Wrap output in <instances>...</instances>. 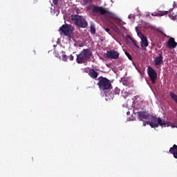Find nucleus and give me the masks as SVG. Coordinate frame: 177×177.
I'll list each match as a JSON object with an SVG mask.
<instances>
[{"label":"nucleus","instance_id":"8","mask_svg":"<svg viewBox=\"0 0 177 177\" xmlns=\"http://www.w3.org/2000/svg\"><path fill=\"white\" fill-rule=\"evenodd\" d=\"M105 57L106 59H118L120 57V53L115 50H107L106 53L105 54Z\"/></svg>","mask_w":177,"mask_h":177},{"label":"nucleus","instance_id":"2","mask_svg":"<svg viewBox=\"0 0 177 177\" xmlns=\"http://www.w3.org/2000/svg\"><path fill=\"white\" fill-rule=\"evenodd\" d=\"M91 57H93L92 50L90 48H84L77 55L76 62L78 64H82L86 63Z\"/></svg>","mask_w":177,"mask_h":177},{"label":"nucleus","instance_id":"13","mask_svg":"<svg viewBox=\"0 0 177 177\" xmlns=\"http://www.w3.org/2000/svg\"><path fill=\"white\" fill-rule=\"evenodd\" d=\"M167 45L169 48H175L177 46V43L175 41V39L174 37H170L167 41Z\"/></svg>","mask_w":177,"mask_h":177},{"label":"nucleus","instance_id":"10","mask_svg":"<svg viewBox=\"0 0 177 177\" xmlns=\"http://www.w3.org/2000/svg\"><path fill=\"white\" fill-rule=\"evenodd\" d=\"M164 57H162V53H160V54H158V56H157L155 59H154V66L155 67H156V68H160V67H161V64H164Z\"/></svg>","mask_w":177,"mask_h":177},{"label":"nucleus","instance_id":"30","mask_svg":"<svg viewBox=\"0 0 177 177\" xmlns=\"http://www.w3.org/2000/svg\"><path fill=\"white\" fill-rule=\"evenodd\" d=\"M162 35H164V37H167V35H165V33H162Z\"/></svg>","mask_w":177,"mask_h":177},{"label":"nucleus","instance_id":"32","mask_svg":"<svg viewBox=\"0 0 177 177\" xmlns=\"http://www.w3.org/2000/svg\"><path fill=\"white\" fill-rule=\"evenodd\" d=\"M169 17H171V15H169Z\"/></svg>","mask_w":177,"mask_h":177},{"label":"nucleus","instance_id":"16","mask_svg":"<svg viewBox=\"0 0 177 177\" xmlns=\"http://www.w3.org/2000/svg\"><path fill=\"white\" fill-rule=\"evenodd\" d=\"M169 96L171 97L172 100H174L175 102V103H176V104H177V95H176V94H175L173 92H170L169 93Z\"/></svg>","mask_w":177,"mask_h":177},{"label":"nucleus","instance_id":"1","mask_svg":"<svg viewBox=\"0 0 177 177\" xmlns=\"http://www.w3.org/2000/svg\"><path fill=\"white\" fill-rule=\"evenodd\" d=\"M147 124L150 125L151 128H158V125L160 127H171V128H177V118L173 119L171 121L162 120L161 118H157L156 116H151L150 120L147 121Z\"/></svg>","mask_w":177,"mask_h":177},{"label":"nucleus","instance_id":"23","mask_svg":"<svg viewBox=\"0 0 177 177\" xmlns=\"http://www.w3.org/2000/svg\"><path fill=\"white\" fill-rule=\"evenodd\" d=\"M63 62H67V55H64L62 57Z\"/></svg>","mask_w":177,"mask_h":177},{"label":"nucleus","instance_id":"17","mask_svg":"<svg viewBox=\"0 0 177 177\" xmlns=\"http://www.w3.org/2000/svg\"><path fill=\"white\" fill-rule=\"evenodd\" d=\"M91 34H93V35H95V34H96V28H95V26L93 25L91 26V30H90Z\"/></svg>","mask_w":177,"mask_h":177},{"label":"nucleus","instance_id":"7","mask_svg":"<svg viewBox=\"0 0 177 177\" xmlns=\"http://www.w3.org/2000/svg\"><path fill=\"white\" fill-rule=\"evenodd\" d=\"M93 13H100V15H111V12L107 10V9L102 7V6H95L93 8Z\"/></svg>","mask_w":177,"mask_h":177},{"label":"nucleus","instance_id":"28","mask_svg":"<svg viewBox=\"0 0 177 177\" xmlns=\"http://www.w3.org/2000/svg\"><path fill=\"white\" fill-rule=\"evenodd\" d=\"M147 124V122H145L143 123V127H146Z\"/></svg>","mask_w":177,"mask_h":177},{"label":"nucleus","instance_id":"33","mask_svg":"<svg viewBox=\"0 0 177 177\" xmlns=\"http://www.w3.org/2000/svg\"><path fill=\"white\" fill-rule=\"evenodd\" d=\"M145 49H146V48H143L144 50H145Z\"/></svg>","mask_w":177,"mask_h":177},{"label":"nucleus","instance_id":"21","mask_svg":"<svg viewBox=\"0 0 177 177\" xmlns=\"http://www.w3.org/2000/svg\"><path fill=\"white\" fill-rule=\"evenodd\" d=\"M103 28L106 32H108V34H111L109 28L103 27Z\"/></svg>","mask_w":177,"mask_h":177},{"label":"nucleus","instance_id":"11","mask_svg":"<svg viewBox=\"0 0 177 177\" xmlns=\"http://www.w3.org/2000/svg\"><path fill=\"white\" fill-rule=\"evenodd\" d=\"M138 117L140 121H145L150 120V115L147 111H139L138 112Z\"/></svg>","mask_w":177,"mask_h":177},{"label":"nucleus","instance_id":"19","mask_svg":"<svg viewBox=\"0 0 177 177\" xmlns=\"http://www.w3.org/2000/svg\"><path fill=\"white\" fill-rule=\"evenodd\" d=\"M125 55L128 57L129 60H132V56L131 55V54H129V53L126 51Z\"/></svg>","mask_w":177,"mask_h":177},{"label":"nucleus","instance_id":"15","mask_svg":"<svg viewBox=\"0 0 177 177\" xmlns=\"http://www.w3.org/2000/svg\"><path fill=\"white\" fill-rule=\"evenodd\" d=\"M88 75L89 77H91V78H96L98 75L97 72H96V71H95V69H90L89 72H88Z\"/></svg>","mask_w":177,"mask_h":177},{"label":"nucleus","instance_id":"25","mask_svg":"<svg viewBox=\"0 0 177 177\" xmlns=\"http://www.w3.org/2000/svg\"><path fill=\"white\" fill-rule=\"evenodd\" d=\"M59 2V0H53V3H54V5H57Z\"/></svg>","mask_w":177,"mask_h":177},{"label":"nucleus","instance_id":"6","mask_svg":"<svg viewBox=\"0 0 177 177\" xmlns=\"http://www.w3.org/2000/svg\"><path fill=\"white\" fill-rule=\"evenodd\" d=\"M136 31L137 32V35L141 39L142 48H147V46H149V41H147V37H146V36H145V35H143L142 32H140V30H139L138 27H136Z\"/></svg>","mask_w":177,"mask_h":177},{"label":"nucleus","instance_id":"3","mask_svg":"<svg viewBox=\"0 0 177 177\" xmlns=\"http://www.w3.org/2000/svg\"><path fill=\"white\" fill-rule=\"evenodd\" d=\"M97 80L98 83L97 85L98 86L100 91L103 92L104 91H109L113 88L111 86V82L109 79H107V77H103L102 76H100Z\"/></svg>","mask_w":177,"mask_h":177},{"label":"nucleus","instance_id":"22","mask_svg":"<svg viewBox=\"0 0 177 177\" xmlns=\"http://www.w3.org/2000/svg\"><path fill=\"white\" fill-rule=\"evenodd\" d=\"M68 59H69L71 62H73V60H74V56H73V55H71L68 57Z\"/></svg>","mask_w":177,"mask_h":177},{"label":"nucleus","instance_id":"26","mask_svg":"<svg viewBox=\"0 0 177 177\" xmlns=\"http://www.w3.org/2000/svg\"><path fill=\"white\" fill-rule=\"evenodd\" d=\"M177 19V16L174 15L171 17V20H176Z\"/></svg>","mask_w":177,"mask_h":177},{"label":"nucleus","instance_id":"18","mask_svg":"<svg viewBox=\"0 0 177 177\" xmlns=\"http://www.w3.org/2000/svg\"><path fill=\"white\" fill-rule=\"evenodd\" d=\"M121 92V90L116 87L113 91V95H118Z\"/></svg>","mask_w":177,"mask_h":177},{"label":"nucleus","instance_id":"20","mask_svg":"<svg viewBox=\"0 0 177 177\" xmlns=\"http://www.w3.org/2000/svg\"><path fill=\"white\" fill-rule=\"evenodd\" d=\"M129 19H130L131 20H135V16L131 14L129 15Z\"/></svg>","mask_w":177,"mask_h":177},{"label":"nucleus","instance_id":"24","mask_svg":"<svg viewBox=\"0 0 177 177\" xmlns=\"http://www.w3.org/2000/svg\"><path fill=\"white\" fill-rule=\"evenodd\" d=\"M84 3H89V2H92V0H83Z\"/></svg>","mask_w":177,"mask_h":177},{"label":"nucleus","instance_id":"14","mask_svg":"<svg viewBox=\"0 0 177 177\" xmlns=\"http://www.w3.org/2000/svg\"><path fill=\"white\" fill-rule=\"evenodd\" d=\"M170 154H173L174 158L177 159V145H174L172 147L169 149Z\"/></svg>","mask_w":177,"mask_h":177},{"label":"nucleus","instance_id":"5","mask_svg":"<svg viewBox=\"0 0 177 177\" xmlns=\"http://www.w3.org/2000/svg\"><path fill=\"white\" fill-rule=\"evenodd\" d=\"M71 19L75 21V24L78 26V27H81L82 28H86L88 27V21L86 19L80 15H72Z\"/></svg>","mask_w":177,"mask_h":177},{"label":"nucleus","instance_id":"29","mask_svg":"<svg viewBox=\"0 0 177 177\" xmlns=\"http://www.w3.org/2000/svg\"><path fill=\"white\" fill-rule=\"evenodd\" d=\"M134 46H136V48H139V46L135 43H134Z\"/></svg>","mask_w":177,"mask_h":177},{"label":"nucleus","instance_id":"27","mask_svg":"<svg viewBox=\"0 0 177 177\" xmlns=\"http://www.w3.org/2000/svg\"><path fill=\"white\" fill-rule=\"evenodd\" d=\"M177 8V4L174 1L173 3V8Z\"/></svg>","mask_w":177,"mask_h":177},{"label":"nucleus","instance_id":"9","mask_svg":"<svg viewBox=\"0 0 177 177\" xmlns=\"http://www.w3.org/2000/svg\"><path fill=\"white\" fill-rule=\"evenodd\" d=\"M148 74L152 84H156L157 80V72L151 66H148Z\"/></svg>","mask_w":177,"mask_h":177},{"label":"nucleus","instance_id":"4","mask_svg":"<svg viewBox=\"0 0 177 177\" xmlns=\"http://www.w3.org/2000/svg\"><path fill=\"white\" fill-rule=\"evenodd\" d=\"M58 31L60 35H64L65 37L71 38V37H73V32H74V28H73L71 25L64 24L59 28Z\"/></svg>","mask_w":177,"mask_h":177},{"label":"nucleus","instance_id":"12","mask_svg":"<svg viewBox=\"0 0 177 177\" xmlns=\"http://www.w3.org/2000/svg\"><path fill=\"white\" fill-rule=\"evenodd\" d=\"M174 10V8H170L169 11H158V12H153L151 13V16L158 17V16H165V15H168V13H171Z\"/></svg>","mask_w":177,"mask_h":177},{"label":"nucleus","instance_id":"31","mask_svg":"<svg viewBox=\"0 0 177 177\" xmlns=\"http://www.w3.org/2000/svg\"><path fill=\"white\" fill-rule=\"evenodd\" d=\"M101 41H104V39H101Z\"/></svg>","mask_w":177,"mask_h":177}]
</instances>
